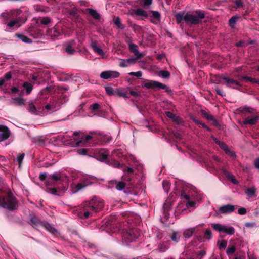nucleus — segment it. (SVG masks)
Here are the masks:
<instances>
[{
	"label": "nucleus",
	"mask_w": 259,
	"mask_h": 259,
	"mask_svg": "<svg viewBox=\"0 0 259 259\" xmlns=\"http://www.w3.org/2000/svg\"><path fill=\"white\" fill-rule=\"evenodd\" d=\"M181 196L183 203L179 204L177 207V211L179 213H182L187 209L191 211L198 205L203 197L202 194L196 191H183Z\"/></svg>",
	"instance_id": "nucleus-1"
},
{
	"label": "nucleus",
	"mask_w": 259,
	"mask_h": 259,
	"mask_svg": "<svg viewBox=\"0 0 259 259\" xmlns=\"http://www.w3.org/2000/svg\"><path fill=\"white\" fill-rule=\"evenodd\" d=\"M104 207L103 201L96 198H92L89 201H85L82 204L83 216L87 218L92 216Z\"/></svg>",
	"instance_id": "nucleus-2"
},
{
	"label": "nucleus",
	"mask_w": 259,
	"mask_h": 259,
	"mask_svg": "<svg viewBox=\"0 0 259 259\" xmlns=\"http://www.w3.org/2000/svg\"><path fill=\"white\" fill-rule=\"evenodd\" d=\"M0 206L10 210H13L17 209L18 203L13 195L8 193L5 197L0 199Z\"/></svg>",
	"instance_id": "nucleus-3"
},
{
	"label": "nucleus",
	"mask_w": 259,
	"mask_h": 259,
	"mask_svg": "<svg viewBox=\"0 0 259 259\" xmlns=\"http://www.w3.org/2000/svg\"><path fill=\"white\" fill-rule=\"evenodd\" d=\"M196 14V15L186 13L185 15L184 20L186 23L189 24H199L205 16L204 13L200 11H197Z\"/></svg>",
	"instance_id": "nucleus-4"
},
{
	"label": "nucleus",
	"mask_w": 259,
	"mask_h": 259,
	"mask_svg": "<svg viewBox=\"0 0 259 259\" xmlns=\"http://www.w3.org/2000/svg\"><path fill=\"white\" fill-rule=\"evenodd\" d=\"M21 12L22 11L20 9H14L9 11L6 10L1 14L0 19L4 24H6L7 21L9 19L14 17H18L21 14Z\"/></svg>",
	"instance_id": "nucleus-5"
},
{
	"label": "nucleus",
	"mask_w": 259,
	"mask_h": 259,
	"mask_svg": "<svg viewBox=\"0 0 259 259\" xmlns=\"http://www.w3.org/2000/svg\"><path fill=\"white\" fill-rule=\"evenodd\" d=\"M211 226L214 230L228 235H233L235 233V229L232 226H227L219 223H212Z\"/></svg>",
	"instance_id": "nucleus-6"
},
{
	"label": "nucleus",
	"mask_w": 259,
	"mask_h": 259,
	"mask_svg": "<svg viewBox=\"0 0 259 259\" xmlns=\"http://www.w3.org/2000/svg\"><path fill=\"white\" fill-rule=\"evenodd\" d=\"M143 87L148 89H154L155 88L165 89L167 88V87L157 81L154 80H146L145 83H144Z\"/></svg>",
	"instance_id": "nucleus-7"
},
{
	"label": "nucleus",
	"mask_w": 259,
	"mask_h": 259,
	"mask_svg": "<svg viewBox=\"0 0 259 259\" xmlns=\"http://www.w3.org/2000/svg\"><path fill=\"white\" fill-rule=\"evenodd\" d=\"M63 33V30L59 26H55L47 31V35L54 40L58 38Z\"/></svg>",
	"instance_id": "nucleus-8"
},
{
	"label": "nucleus",
	"mask_w": 259,
	"mask_h": 259,
	"mask_svg": "<svg viewBox=\"0 0 259 259\" xmlns=\"http://www.w3.org/2000/svg\"><path fill=\"white\" fill-rule=\"evenodd\" d=\"M20 18L18 17H16L14 19H12L8 22L5 27V31L9 32L14 30V28H18L21 26V24L19 22Z\"/></svg>",
	"instance_id": "nucleus-9"
},
{
	"label": "nucleus",
	"mask_w": 259,
	"mask_h": 259,
	"mask_svg": "<svg viewBox=\"0 0 259 259\" xmlns=\"http://www.w3.org/2000/svg\"><path fill=\"white\" fill-rule=\"evenodd\" d=\"M120 73L116 71H105L100 74V77L104 79L117 78Z\"/></svg>",
	"instance_id": "nucleus-10"
},
{
	"label": "nucleus",
	"mask_w": 259,
	"mask_h": 259,
	"mask_svg": "<svg viewBox=\"0 0 259 259\" xmlns=\"http://www.w3.org/2000/svg\"><path fill=\"white\" fill-rule=\"evenodd\" d=\"M108 151L105 149L97 150L94 153L96 158L101 161H105L108 157Z\"/></svg>",
	"instance_id": "nucleus-11"
},
{
	"label": "nucleus",
	"mask_w": 259,
	"mask_h": 259,
	"mask_svg": "<svg viewBox=\"0 0 259 259\" xmlns=\"http://www.w3.org/2000/svg\"><path fill=\"white\" fill-rule=\"evenodd\" d=\"M10 136L9 128L3 125H0V142L7 139Z\"/></svg>",
	"instance_id": "nucleus-12"
},
{
	"label": "nucleus",
	"mask_w": 259,
	"mask_h": 259,
	"mask_svg": "<svg viewBox=\"0 0 259 259\" xmlns=\"http://www.w3.org/2000/svg\"><path fill=\"white\" fill-rule=\"evenodd\" d=\"M236 208L235 205L227 204L221 206L219 208V211L222 213L227 214L233 212Z\"/></svg>",
	"instance_id": "nucleus-13"
},
{
	"label": "nucleus",
	"mask_w": 259,
	"mask_h": 259,
	"mask_svg": "<svg viewBox=\"0 0 259 259\" xmlns=\"http://www.w3.org/2000/svg\"><path fill=\"white\" fill-rule=\"evenodd\" d=\"M79 132H75L72 137L70 138V140L69 142L67 143L68 144H69L72 146H78L80 145V144L83 142L82 140L78 139L76 137L79 135Z\"/></svg>",
	"instance_id": "nucleus-14"
},
{
	"label": "nucleus",
	"mask_w": 259,
	"mask_h": 259,
	"mask_svg": "<svg viewBox=\"0 0 259 259\" xmlns=\"http://www.w3.org/2000/svg\"><path fill=\"white\" fill-rule=\"evenodd\" d=\"M137 59H138L135 57H131L128 59H120V62L119 63V66L121 67H127L131 64H135Z\"/></svg>",
	"instance_id": "nucleus-15"
},
{
	"label": "nucleus",
	"mask_w": 259,
	"mask_h": 259,
	"mask_svg": "<svg viewBox=\"0 0 259 259\" xmlns=\"http://www.w3.org/2000/svg\"><path fill=\"white\" fill-rule=\"evenodd\" d=\"M203 225V224H199L196 227L185 229L183 232L184 236L186 238H190L193 235V233L196 231V229L199 227L202 226Z\"/></svg>",
	"instance_id": "nucleus-16"
},
{
	"label": "nucleus",
	"mask_w": 259,
	"mask_h": 259,
	"mask_svg": "<svg viewBox=\"0 0 259 259\" xmlns=\"http://www.w3.org/2000/svg\"><path fill=\"white\" fill-rule=\"evenodd\" d=\"M223 79L225 81L226 84L228 87L236 88V87L240 85V84L238 81L233 79L224 77Z\"/></svg>",
	"instance_id": "nucleus-17"
},
{
	"label": "nucleus",
	"mask_w": 259,
	"mask_h": 259,
	"mask_svg": "<svg viewBox=\"0 0 259 259\" xmlns=\"http://www.w3.org/2000/svg\"><path fill=\"white\" fill-rule=\"evenodd\" d=\"M91 46L96 53L101 56L103 58L106 57L105 53L103 52L102 49L97 45L96 42H92Z\"/></svg>",
	"instance_id": "nucleus-18"
},
{
	"label": "nucleus",
	"mask_w": 259,
	"mask_h": 259,
	"mask_svg": "<svg viewBox=\"0 0 259 259\" xmlns=\"http://www.w3.org/2000/svg\"><path fill=\"white\" fill-rule=\"evenodd\" d=\"M259 118L257 116H252L246 118L243 122L244 124L253 125L255 124L258 120Z\"/></svg>",
	"instance_id": "nucleus-19"
},
{
	"label": "nucleus",
	"mask_w": 259,
	"mask_h": 259,
	"mask_svg": "<svg viewBox=\"0 0 259 259\" xmlns=\"http://www.w3.org/2000/svg\"><path fill=\"white\" fill-rule=\"evenodd\" d=\"M128 46L130 50L133 52L134 55L136 56V58L139 59L142 57V53L139 52L137 49V46L136 45L133 43H130Z\"/></svg>",
	"instance_id": "nucleus-20"
},
{
	"label": "nucleus",
	"mask_w": 259,
	"mask_h": 259,
	"mask_svg": "<svg viewBox=\"0 0 259 259\" xmlns=\"http://www.w3.org/2000/svg\"><path fill=\"white\" fill-rule=\"evenodd\" d=\"M50 177H51L52 180L54 181H60V182L62 183L63 185H64V183H65L66 185L68 182V179L66 178L64 179L58 174H53Z\"/></svg>",
	"instance_id": "nucleus-21"
},
{
	"label": "nucleus",
	"mask_w": 259,
	"mask_h": 259,
	"mask_svg": "<svg viewBox=\"0 0 259 259\" xmlns=\"http://www.w3.org/2000/svg\"><path fill=\"white\" fill-rule=\"evenodd\" d=\"M255 192L256 189L254 187L247 188L245 190V193L249 198L254 197Z\"/></svg>",
	"instance_id": "nucleus-22"
},
{
	"label": "nucleus",
	"mask_w": 259,
	"mask_h": 259,
	"mask_svg": "<svg viewBox=\"0 0 259 259\" xmlns=\"http://www.w3.org/2000/svg\"><path fill=\"white\" fill-rule=\"evenodd\" d=\"M40 110H41L40 108H36L35 107V106L32 104L29 105L28 110L31 113H33V114H37V115H40L41 114Z\"/></svg>",
	"instance_id": "nucleus-23"
},
{
	"label": "nucleus",
	"mask_w": 259,
	"mask_h": 259,
	"mask_svg": "<svg viewBox=\"0 0 259 259\" xmlns=\"http://www.w3.org/2000/svg\"><path fill=\"white\" fill-rule=\"evenodd\" d=\"M74 41H72L66 44V51L68 54L71 55L74 53Z\"/></svg>",
	"instance_id": "nucleus-24"
},
{
	"label": "nucleus",
	"mask_w": 259,
	"mask_h": 259,
	"mask_svg": "<svg viewBox=\"0 0 259 259\" xmlns=\"http://www.w3.org/2000/svg\"><path fill=\"white\" fill-rule=\"evenodd\" d=\"M134 14L136 15L143 17L144 18L148 17L147 12L145 10L140 8L134 10Z\"/></svg>",
	"instance_id": "nucleus-25"
},
{
	"label": "nucleus",
	"mask_w": 259,
	"mask_h": 259,
	"mask_svg": "<svg viewBox=\"0 0 259 259\" xmlns=\"http://www.w3.org/2000/svg\"><path fill=\"white\" fill-rule=\"evenodd\" d=\"M11 103L17 106H21L24 104V100L20 98H12Z\"/></svg>",
	"instance_id": "nucleus-26"
},
{
	"label": "nucleus",
	"mask_w": 259,
	"mask_h": 259,
	"mask_svg": "<svg viewBox=\"0 0 259 259\" xmlns=\"http://www.w3.org/2000/svg\"><path fill=\"white\" fill-rule=\"evenodd\" d=\"M87 11L89 13V14L95 19H99L100 18V14L95 10L92 9H87Z\"/></svg>",
	"instance_id": "nucleus-27"
},
{
	"label": "nucleus",
	"mask_w": 259,
	"mask_h": 259,
	"mask_svg": "<svg viewBox=\"0 0 259 259\" xmlns=\"http://www.w3.org/2000/svg\"><path fill=\"white\" fill-rule=\"evenodd\" d=\"M169 246V241H167L159 245V249L161 252L165 251Z\"/></svg>",
	"instance_id": "nucleus-28"
},
{
	"label": "nucleus",
	"mask_w": 259,
	"mask_h": 259,
	"mask_svg": "<svg viewBox=\"0 0 259 259\" xmlns=\"http://www.w3.org/2000/svg\"><path fill=\"white\" fill-rule=\"evenodd\" d=\"M23 87L26 90L27 94H30L33 88L32 84L27 82L24 83Z\"/></svg>",
	"instance_id": "nucleus-29"
},
{
	"label": "nucleus",
	"mask_w": 259,
	"mask_h": 259,
	"mask_svg": "<svg viewBox=\"0 0 259 259\" xmlns=\"http://www.w3.org/2000/svg\"><path fill=\"white\" fill-rule=\"evenodd\" d=\"M185 14L184 12L179 13L175 15L176 20L178 23H180L182 20H184Z\"/></svg>",
	"instance_id": "nucleus-30"
},
{
	"label": "nucleus",
	"mask_w": 259,
	"mask_h": 259,
	"mask_svg": "<svg viewBox=\"0 0 259 259\" xmlns=\"http://www.w3.org/2000/svg\"><path fill=\"white\" fill-rule=\"evenodd\" d=\"M171 203L169 200H166L163 205V210L165 212H168L171 209Z\"/></svg>",
	"instance_id": "nucleus-31"
},
{
	"label": "nucleus",
	"mask_w": 259,
	"mask_h": 259,
	"mask_svg": "<svg viewBox=\"0 0 259 259\" xmlns=\"http://www.w3.org/2000/svg\"><path fill=\"white\" fill-rule=\"evenodd\" d=\"M227 245V241L225 240H221V241H218V246L219 249L221 250L223 249H225Z\"/></svg>",
	"instance_id": "nucleus-32"
},
{
	"label": "nucleus",
	"mask_w": 259,
	"mask_h": 259,
	"mask_svg": "<svg viewBox=\"0 0 259 259\" xmlns=\"http://www.w3.org/2000/svg\"><path fill=\"white\" fill-rule=\"evenodd\" d=\"M86 187V185H84L82 183H78L77 184L75 188L73 189V193H76L79 190L84 188Z\"/></svg>",
	"instance_id": "nucleus-33"
},
{
	"label": "nucleus",
	"mask_w": 259,
	"mask_h": 259,
	"mask_svg": "<svg viewBox=\"0 0 259 259\" xmlns=\"http://www.w3.org/2000/svg\"><path fill=\"white\" fill-rule=\"evenodd\" d=\"M45 228L51 233L55 234L57 232V230L50 224L46 223L44 225Z\"/></svg>",
	"instance_id": "nucleus-34"
},
{
	"label": "nucleus",
	"mask_w": 259,
	"mask_h": 259,
	"mask_svg": "<svg viewBox=\"0 0 259 259\" xmlns=\"http://www.w3.org/2000/svg\"><path fill=\"white\" fill-rule=\"evenodd\" d=\"M122 156V150L121 149L114 150L112 152V156L120 158Z\"/></svg>",
	"instance_id": "nucleus-35"
},
{
	"label": "nucleus",
	"mask_w": 259,
	"mask_h": 259,
	"mask_svg": "<svg viewBox=\"0 0 259 259\" xmlns=\"http://www.w3.org/2000/svg\"><path fill=\"white\" fill-rule=\"evenodd\" d=\"M66 190H67V188H66V186H64L63 187V189L61 190V192H60L59 193H58L57 190L54 188L52 189L50 193L54 195H60L62 194L63 193H64Z\"/></svg>",
	"instance_id": "nucleus-36"
},
{
	"label": "nucleus",
	"mask_w": 259,
	"mask_h": 259,
	"mask_svg": "<svg viewBox=\"0 0 259 259\" xmlns=\"http://www.w3.org/2000/svg\"><path fill=\"white\" fill-rule=\"evenodd\" d=\"M171 239L173 241L178 242L180 239L178 233L177 232H174L171 235Z\"/></svg>",
	"instance_id": "nucleus-37"
},
{
	"label": "nucleus",
	"mask_w": 259,
	"mask_h": 259,
	"mask_svg": "<svg viewBox=\"0 0 259 259\" xmlns=\"http://www.w3.org/2000/svg\"><path fill=\"white\" fill-rule=\"evenodd\" d=\"M235 250H236L235 246H232L227 248V249L226 250V254L228 256H230V255H232V254H233L235 252Z\"/></svg>",
	"instance_id": "nucleus-38"
},
{
	"label": "nucleus",
	"mask_w": 259,
	"mask_h": 259,
	"mask_svg": "<svg viewBox=\"0 0 259 259\" xmlns=\"http://www.w3.org/2000/svg\"><path fill=\"white\" fill-rule=\"evenodd\" d=\"M159 75L162 78H168L170 76V73L168 71L166 70H161L159 71Z\"/></svg>",
	"instance_id": "nucleus-39"
},
{
	"label": "nucleus",
	"mask_w": 259,
	"mask_h": 259,
	"mask_svg": "<svg viewBox=\"0 0 259 259\" xmlns=\"http://www.w3.org/2000/svg\"><path fill=\"white\" fill-rule=\"evenodd\" d=\"M114 22L115 24L119 28L121 29H123L124 27L122 26L121 23L120 19L119 17H116L114 20Z\"/></svg>",
	"instance_id": "nucleus-40"
},
{
	"label": "nucleus",
	"mask_w": 259,
	"mask_h": 259,
	"mask_svg": "<svg viewBox=\"0 0 259 259\" xmlns=\"http://www.w3.org/2000/svg\"><path fill=\"white\" fill-rule=\"evenodd\" d=\"M162 186L165 192L167 193L169 189V183L167 181H163Z\"/></svg>",
	"instance_id": "nucleus-41"
},
{
	"label": "nucleus",
	"mask_w": 259,
	"mask_h": 259,
	"mask_svg": "<svg viewBox=\"0 0 259 259\" xmlns=\"http://www.w3.org/2000/svg\"><path fill=\"white\" fill-rule=\"evenodd\" d=\"M125 187V183L123 182H118L116 185V188L118 190H123Z\"/></svg>",
	"instance_id": "nucleus-42"
},
{
	"label": "nucleus",
	"mask_w": 259,
	"mask_h": 259,
	"mask_svg": "<svg viewBox=\"0 0 259 259\" xmlns=\"http://www.w3.org/2000/svg\"><path fill=\"white\" fill-rule=\"evenodd\" d=\"M237 19V17L233 16L229 19V25L231 27H233L234 26V25L236 23Z\"/></svg>",
	"instance_id": "nucleus-43"
},
{
	"label": "nucleus",
	"mask_w": 259,
	"mask_h": 259,
	"mask_svg": "<svg viewBox=\"0 0 259 259\" xmlns=\"http://www.w3.org/2000/svg\"><path fill=\"white\" fill-rule=\"evenodd\" d=\"M152 16L154 18L156 19L158 21L160 20L161 15L160 14L158 11H153Z\"/></svg>",
	"instance_id": "nucleus-44"
},
{
	"label": "nucleus",
	"mask_w": 259,
	"mask_h": 259,
	"mask_svg": "<svg viewBox=\"0 0 259 259\" xmlns=\"http://www.w3.org/2000/svg\"><path fill=\"white\" fill-rule=\"evenodd\" d=\"M18 36L24 42L30 43L31 42V40L30 39L28 38V37H27L24 35H18Z\"/></svg>",
	"instance_id": "nucleus-45"
},
{
	"label": "nucleus",
	"mask_w": 259,
	"mask_h": 259,
	"mask_svg": "<svg viewBox=\"0 0 259 259\" xmlns=\"http://www.w3.org/2000/svg\"><path fill=\"white\" fill-rule=\"evenodd\" d=\"M128 74L130 76H136V77H140L142 75V72L141 71H137V72H130L128 73Z\"/></svg>",
	"instance_id": "nucleus-46"
},
{
	"label": "nucleus",
	"mask_w": 259,
	"mask_h": 259,
	"mask_svg": "<svg viewBox=\"0 0 259 259\" xmlns=\"http://www.w3.org/2000/svg\"><path fill=\"white\" fill-rule=\"evenodd\" d=\"M24 153L19 154L17 156V160L18 162L19 165H20V164H21V163L24 159Z\"/></svg>",
	"instance_id": "nucleus-47"
},
{
	"label": "nucleus",
	"mask_w": 259,
	"mask_h": 259,
	"mask_svg": "<svg viewBox=\"0 0 259 259\" xmlns=\"http://www.w3.org/2000/svg\"><path fill=\"white\" fill-rule=\"evenodd\" d=\"M219 146L222 149H223L225 151V152H228V151H229V149L228 146L224 143L221 142Z\"/></svg>",
	"instance_id": "nucleus-48"
},
{
	"label": "nucleus",
	"mask_w": 259,
	"mask_h": 259,
	"mask_svg": "<svg viewBox=\"0 0 259 259\" xmlns=\"http://www.w3.org/2000/svg\"><path fill=\"white\" fill-rule=\"evenodd\" d=\"M211 232L210 230H206L205 232L204 237L209 240L211 238Z\"/></svg>",
	"instance_id": "nucleus-49"
},
{
	"label": "nucleus",
	"mask_w": 259,
	"mask_h": 259,
	"mask_svg": "<svg viewBox=\"0 0 259 259\" xmlns=\"http://www.w3.org/2000/svg\"><path fill=\"white\" fill-rule=\"evenodd\" d=\"M143 1L144 3L143 7L144 8L151 5L152 2V0H143Z\"/></svg>",
	"instance_id": "nucleus-50"
},
{
	"label": "nucleus",
	"mask_w": 259,
	"mask_h": 259,
	"mask_svg": "<svg viewBox=\"0 0 259 259\" xmlns=\"http://www.w3.org/2000/svg\"><path fill=\"white\" fill-rule=\"evenodd\" d=\"M229 179L234 184H238V182L235 179V177L233 175H230L228 176Z\"/></svg>",
	"instance_id": "nucleus-51"
},
{
	"label": "nucleus",
	"mask_w": 259,
	"mask_h": 259,
	"mask_svg": "<svg viewBox=\"0 0 259 259\" xmlns=\"http://www.w3.org/2000/svg\"><path fill=\"white\" fill-rule=\"evenodd\" d=\"M242 79H244V80H246L247 81L253 82V83H256L257 82L255 79L251 78V77H249L244 76V77H242Z\"/></svg>",
	"instance_id": "nucleus-52"
},
{
	"label": "nucleus",
	"mask_w": 259,
	"mask_h": 259,
	"mask_svg": "<svg viewBox=\"0 0 259 259\" xmlns=\"http://www.w3.org/2000/svg\"><path fill=\"white\" fill-rule=\"evenodd\" d=\"M50 22V19L48 17L42 18L41 20V22L43 24H47Z\"/></svg>",
	"instance_id": "nucleus-53"
},
{
	"label": "nucleus",
	"mask_w": 259,
	"mask_h": 259,
	"mask_svg": "<svg viewBox=\"0 0 259 259\" xmlns=\"http://www.w3.org/2000/svg\"><path fill=\"white\" fill-rule=\"evenodd\" d=\"M238 212L239 214L244 215L246 213L247 211L245 208L242 207L239 208V209L238 210Z\"/></svg>",
	"instance_id": "nucleus-54"
},
{
	"label": "nucleus",
	"mask_w": 259,
	"mask_h": 259,
	"mask_svg": "<svg viewBox=\"0 0 259 259\" xmlns=\"http://www.w3.org/2000/svg\"><path fill=\"white\" fill-rule=\"evenodd\" d=\"M172 120L178 124H180L182 122V119L176 116H175Z\"/></svg>",
	"instance_id": "nucleus-55"
},
{
	"label": "nucleus",
	"mask_w": 259,
	"mask_h": 259,
	"mask_svg": "<svg viewBox=\"0 0 259 259\" xmlns=\"http://www.w3.org/2000/svg\"><path fill=\"white\" fill-rule=\"evenodd\" d=\"M77 153L79 155H85L87 154V149H81L77 150Z\"/></svg>",
	"instance_id": "nucleus-56"
},
{
	"label": "nucleus",
	"mask_w": 259,
	"mask_h": 259,
	"mask_svg": "<svg viewBox=\"0 0 259 259\" xmlns=\"http://www.w3.org/2000/svg\"><path fill=\"white\" fill-rule=\"evenodd\" d=\"M165 114H166V115L168 118H171L172 120L174 118L175 116H176L173 113L169 112V111L166 112Z\"/></svg>",
	"instance_id": "nucleus-57"
},
{
	"label": "nucleus",
	"mask_w": 259,
	"mask_h": 259,
	"mask_svg": "<svg viewBox=\"0 0 259 259\" xmlns=\"http://www.w3.org/2000/svg\"><path fill=\"white\" fill-rule=\"evenodd\" d=\"M106 91L108 94L109 95L113 94V89L111 87L106 88Z\"/></svg>",
	"instance_id": "nucleus-58"
},
{
	"label": "nucleus",
	"mask_w": 259,
	"mask_h": 259,
	"mask_svg": "<svg viewBox=\"0 0 259 259\" xmlns=\"http://www.w3.org/2000/svg\"><path fill=\"white\" fill-rule=\"evenodd\" d=\"M91 108L92 110H96L99 108V105L98 103H94L91 105Z\"/></svg>",
	"instance_id": "nucleus-59"
},
{
	"label": "nucleus",
	"mask_w": 259,
	"mask_h": 259,
	"mask_svg": "<svg viewBox=\"0 0 259 259\" xmlns=\"http://www.w3.org/2000/svg\"><path fill=\"white\" fill-rule=\"evenodd\" d=\"M204 115L205 117L208 120H213L214 119L213 117L210 114H204Z\"/></svg>",
	"instance_id": "nucleus-60"
},
{
	"label": "nucleus",
	"mask_w": 259,
	"mask_h": 259,
	"mask_svg": "<svg viewBox=\"0 0 259 259\" xmlns=\"http://www.w3.org/2000/svg\"><path fill=\"white\" fill-rule=\"evenodd\" d=\"M206 252L205 251L201 250L198 252V256L199 257V259L201 258L205 254Z\"/></svg>",
	"instance_id": "nucleus-61"
},
{
	"label": "nucleus",
	"mask_w": 259,
	"mask_h": 259,
	"mask_svg": "<svg viewBox=\"0 0 259 259\" xmlns=\"http://www.w3.org/2000/svg\"><path fill=\"white\" fill-rule=\"evenodd\" d=\"M111 165L114 167H119L120 165V164L118 161H116L112 162Z\"/></svg>",
	"instance_id": "nucleus-62"
},
{
	"label": "nucleus",
	"mask_w": 259,
	"mask_h": 259,
	"mask_svg": "<svg viewBox=\"0 0 259 259\" xmlns=\"http://www.w3.org/2000/svg\"><path fill=\"white\" fill-rule=\"evenodd\" d=\"M235 5L237 8H239L242 7L243 4L240 0H238L235 2Z\"/></svg>",
	"instance_id": "nucleus-63"
},
{
	"label": "nucleus",
	"mask_w": 259,
	"mask_h": 259,
	"mask_svg": "<svg viewBox=\"0 0 259 259\" xmlns=\"http://www.w3.org/2000/svg\"><path fill=\"white\" fill-rule=\"evenodd\" d=\"M254 165L255 167L259 169V157L255 161Z\"/></svg>",
	"instance_id": "nucleus-64"
}]
</instances>
